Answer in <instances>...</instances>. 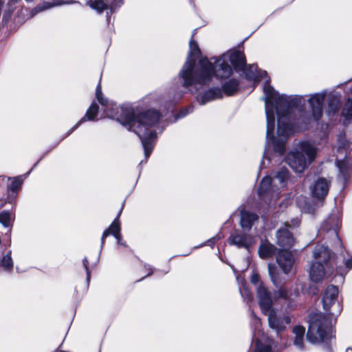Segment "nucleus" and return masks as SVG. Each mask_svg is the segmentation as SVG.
I'll use <instances>...</instances> for the list:
<instances>
[{
  "label": "nucleus",
  "instance_id": "obj_16",
  "mask_svg": "<svg viewBox=\"0 0 352 352\" xmlns=\"http://www.w3.org/2000/svg\"><path fill=\"white\" fill-rule=\"evenodd\" d=\"M231 245H236L239 248H249L253 243V237L247 234H232L228 239Z\"/></svg>",
  "mask_w": 352,
  "mask_h": 352
},
{
  "label": "nucleus",
  "instance_id": "obj_23",
  "mask_svg": "<svg viewBox=\"0 0 352 352\" xmlns=\"http://www.w3.org/2000/svg\"><path fill=\"white\" fill-rule=\"evenodd\" d=\"M276 248L268 242L262 243L258 248V254L262 258L272 257L276 253Z\"/></svg>",
  "mask_w": 352,
  "mask_h": 352
},
{
  "label": "nucleus",
  "instance_id": "obj_35",
  "mask_svg": "<svg viewBox=\"0 0 352 352\" xmlns=\"http://www.w3.org/2000/svg\"><path fill=\"white\" fill-rule=\"evenodd\" d=\"M96 97L98 101L101 104V105L106 107L108 105V100L104 98L102 96V89L100 82L98 83L96 90Z\"/></svg>",
  "mask_w": 352,
  "mask_h": 352
},
{
  "label": "nucleus",
  "instance_id": "obj_46",
  "mask_svg": "<svg viewBox=\"0 0 352 352\" xmlns=\"http://www.w3.org/2000/svg\"><path fill=\"white\" fill-rule=\"evenodd\" d=\"M215 239H216V237H214L212 239L208 241V245H210V243H212L213 242V241H214Z\"/></svg>",
  "mask_w": 352,
  "mask_h": 352
},
{
  "label": "nucleus",
  "instance_id": "obj_27",
  "mask_svg": "<svg viewBox=\"0 0 352 352\" xmlns=\"http://www.w3.org/2000/svg\"><path fill=\"white\" fill-rule=\"evenodd\" d=\"M87 4L99 14L105 10L109 9L107 2L104 3L102 0H89Z\"/></svg>",
  "mask_w": 352,
  "mask_h": 352
},
{
  "label": "nucleus",
  "instance_id": "obj_37",
  "mask_svg": "<svg viewBox=\"0 0 352 352\" xmlns=\"http://www.w3.org/2000/svg\"><path fill=\"white\" fill-rule=\"evenodd\" d=\"M192 107H189L187 109H182L181 110L178 114L176 116V118H183L185 116H186L187 114H188L190 112H192Z\"/></svg>",
  "mask_w": 352,
  "mask_h": 352
},
{
  "label": "nucleus",
  "instance_id": "obj_20",
  "mask_svg": "<svg viewBox=\"0 0 352 352\" xmlns=\"http://www.w3.org/2000/svg\"><path fill=\"white\" fill-rule=\"evenodd\" d=\"M258 219V216L255 213L243 210L241 214V226L244 229L250 230Z\"/></svg>",
  "mask_w": 352,
  "mask_h": 352
},
{
  "label": "nucleus",
  "instance_id": "obj_50",
  "mask_svg": "<svg viewBox=\"0 0 352 352\" xmlns=\"http://www.w3.org/2000/svg\"><path fill=\"white\" fill-rule=\"evenodd\" d=\"M337 239V240H338V241L340 243V244H342V242H340V239H339V240H338V239Z\"/></svg>",
  "mask_w": 352,
  "mask_h": 352
},
{
  "label": "nucleus",
  "instance_id": "obj_31",
  "mask_svg": "<svg viewBox=\"0 0 352 352\" xmlns=\"http://www.w3.org/2000/svg\"><path fill=\"white\" fill-rule=\"evenodd\" d=\"M64 1L62 0L61 1L56 3H52L50 2H43L40 4H38L34 9L32 10L33 14L38 13L42 11H44L45 10L50 9L55 6H58L64 3Z\"/></svg>",
  "mask_w": 352,
  "mask_h": 352
},
{
  "label": "nucleus",
  "instance_id": "obj_3",
  "mask_svg": "<svg viewBox=\"0 0 352 352\" xmlns=\"http://www.w3.org/2000/svg\"><path fill=\"white\" fill-rule=\"evenodd\" d=\"M160 118V113L149 109L136 116L131 108H122L120 117L116 119L129 130L134 131L141 139L146 158H148L153 148L156 133L149 130V127L155 125Z\"/></svg>",
  "mask_w": 352,
  "mask_h": 352
},
{
  "label": "nucleus",
  "instance_id": "obj_28",
  "mask_svg": "<svg viewBox=\"0 0 352 352\" xmlns=\"http://www.w3.org/2000/svg\"><path fill=\"white\" fill-rule=\"evenodd\" d=\"M289 172L287 168H281L274 176V181H278L281 188L285 186V182L288 179Z\"/></svg>",
  "mask_w": 352,
  "mask_h": 352
},
{
  "label": "nucleus",
  "instance_id": "obj_44",
  "mask_svg": "<svg viewBox=\"0 0 352 352\" xmlns=\"http://www.w3.org/2000/svg\"><path fill=\"white\" fill-rule=\"evenodd\" d=\"M254 76V73H253V72H252V74H249L248 73H247V74H246V77H247L248 78L251 79V78H252Z\"/></svg>",
  "mask_w": 352,
  "mask_h": 352
},
{
  "label": "nucleus",
  "instance_id": "obj_8",
  "mask_svg": "<svg viewBox=\"0 0 352 352\" xmlns=\"http://www.w3.org/2000/svg\"><path fill=\"white\" fill-rule=\"evenodd\" d=\"M300 295L297 286H292L289 289L285 286H280L278 289L274 292V298L276 300L283 299L287 304V309L292 311L297 307L298 298Z\"/></svg>",
  "mask_w": 352,
  "mask_h": 352
},
{
  "label": "nucleus",
  "instance_id": "obj_12",
  "mask_svg": "<svg viewBox=\"0 0 352 352\" xmlns=\"http://www.w3.org/2000/svg\"><path fill=\"white\" fill-rule=\"evenodd\" d=\"M276 262L285 274L291 272L294 263L293 254L287 250H280L276 256Z\"/></svg>",
  "mask_w": 352,
  "mask_h": 352
},
{
  "label": "nucleus",
  "instance_id": "obj_11",
  "mask_svg": "<svg viewBox=\"0 0 352 352\" xmlns=\"http://www.w3.org/2000/svg\"><path fill=\"white\" fill-rule=\"evenodd\" d=\"M256 292L259 306L263 313L264 314H267V312L272 310V300L270 296V294L267 289L263 287L262 283L258 285Z\"/></svg>",
  "mask_w": 352,
  "mask_h": 352
},
{
  "label": "nucleus",
  "instance_id": "obj_10",
  "mask_svg": "<svg viewBox=\"0 0 352 352\" xmlns=\"http://www.w3.org/2000/svg\"><path fill=\"white\" fill-rule=\"evenodd\" d=\"M341 221L338 214L330 215L322 224L320 234L326 233L339 240L338 230Z\"/></svg>",
  "mask_w": 352,
  "mask_h": 352
},
{
  "label": "nucleus",
  "instance_id": "obj_47",
  "mask_svg": "<svg viewBox=\"0 0 352 352\" xmlns=\"http://www.w3.org/2000/svg\"><path fill=\"white\" fill-rule=\"evenodd\" d=\"M118 243L125 246V243H124V242H122L121 240L120 241V243Z\"/></svg>",
  "mask_w": 352,
  "mask_h": 352
},
{
  "label": "nucleus",
  "instance_id": "obj_33",
  "mask_svg": "<svg viewBox=\"0 0 352 352\" xmlns=\"http://www.w3.org/2000/svg\"><path fill=\"white\" fill-rule=\"evenodd\" d=\"M342 115L346 118H352V100L349 98L344 105Z\"/></svg>",
  "mask_w": 352,
  "mask_h": 352
},
{
  "label": "nucleus",
  "instance_id": "obj_40",
  "mask_svg": "<svg viewBox=\"0 0 352 352\" xmlns=\"http://www.w3.org/2000/svg\"><path fill=\"white\" fill-rule=\"evenodd\" d=\"M13 12V8L8 10V12H6V13L3 16L2 22L6 23L9 20L12 12Z\"/></svg>",
  "mask_w": 352,
  "mask_h": 352
},
{
  "label": "nucleus",
  "instance_id": "obj_22",
  "mask_svg": "<svg viewBox=\"0 0 352 352\" xmlns=\"http://www.w3.org/2000/svg\"><path fill=\"white\" fill-rule=\"evenodd\" d=\"M38 164V162H36L32 168L24 176L20 175L15 177L12 178L11 183L8 185V189L9 191H11L13 193H17V192L19 190V189L21 187L22 184L23 183L24 177L29 175L30 172L34 168L36 167V166Z\"/></svg>",
  "mask_w": 352,
  "mask_h": 352
},
{
  "label": "nucleus",
  "instance_id": "obj_30",
  "mask_svg": "<svg viewBox=\"0 0 352 352\" xmlns=\"http://www.w3.org/2000/svg\"><path fill=\"white\" fill-rule=\"evenodd\" d=\"M98 106L96 103H92L91 105L89 107L88 110L86 112V114L83 118L81 119V120L79 121L78 124L83 122L85 118H87L89 120H93L96 116L98 115Z\"/></svg>",
  "mask_w": 352,
  "mask_h": 352
},
{
  "label": "nucleus",
  "instance_id": "obj_49",
  "mask_svg": "<svg viewBox=\"0 0 352 352\" xmlns=\"http://www.w3.org/2000/svg\"><path fill=\"white\" fill-rule=\"evenodd\" d=\"M56 352H64V351H62L61 349H58V351Z\"/></svg>",
  "mask_w": 352,
  "mask_h": 352
},
{
  "label": "nucleus",
  "instance_id": "obj_25",
  "mask_svg": "<svg viewBox=\"0 0 352 352\" xmlns=\"http://www.w3.org/2000/svg\"><path fill=\"white\" fill-rule=\"evenodd\" d=\"M239 82L237 79L232 78L228 81L226 82L223 86V91L227 96L234 95L238 90Z\"/></svg>",
  "mask_w": 352,
  "mask_h": 352
},
{
  "label": "nucleus",
  "instance_id": "obj_9",
  "mask_svg": "<svg viewBox=\"0 0 352 352\" xmlns=\"http://www.w3.org/2000/svg\"><path fill=\"white\" fill-rule=\"evenodd\" d=\"M268 322L271 329L276 331L277 334L286 329V325L291 322V318L287 315H278L274 310L267 312Z\"/></svg>",
  "mask_w": 352,
  "mask_h": 352
},
{
  "label": "nucleus",
  "instance_id": "obj_14",
  "mask_svg": "<svg viewBox=\"0 0 352 352\" xmlns=\"http://www.w3.org/2000/svg\"><path fill=\"white\" fill-rule=\"evenodd\" d=\"M122 208H123V205L122 206L121 209L120 210L117 217L112 222V223L110 225V226L104 231L102 236V239H101V247H102V245L104 243L105 238L107 237L110 234H111L114 236V237L117 239L118 243H120L121 234H120V222H119L118 219L122 213Z\"/></svg>",
  "mask_w": 352,
  "mask_h": 352
},
{
  "label": "nucleus",
  "instance_id": "obj_52",
  "mask_svg": "<svg viewBox=\"0 0 352 352\" xmlns=\"http://www.w3.org/2000/svg\"><path fill=\"white\" fill-rule=\"evenodd\" d=\"M107 20H109V16H108L109 12H107Z\"/></svg>",
  "mask_w": 352,
  "mask_h": 352
},
{
  "label": "nucleus",
  "instance_id": "obj_29",
  "mask_svg": "<svg viewBox=\"0 0 352 352\" xmlns=\"http://www.w3.org/2000/svg\"><path fill=\"white\" fill-rule=\"evenodd\" d=\"M339 103V99L336 96H332L329 98L327 109V113L329 115H333L338 111Z\"/></svg>",
  "mask_w": 352,
  "mask_h": 352
},
{
  "label": "nucleus",
  "instance_id": "obj_38",
  "mask_svg": "<svg viewBox=\"0 0 352 352\" xmlns=\"http://www.w3.org/2000/svg\"><path fill=\"white\" fill-rule=\"evenodd\" d=\"M82 262H83L84 267H85V270L87 272V282H89V278H90V271L89 270V266H88L89 261H88L87 258H85L83 259Z\"/></svg>",
  "mask_w": 352,
  "mask_h": 352
},
{
  "label": "nucleus",
  "instance_id": "obj_42",
  "mask_svg": "<svg viewBox=\"0 0 352 352\" xmlns=\"http://www.w3.org/2000/svg\"><path fill=\"white\" fill-rule=\"evenodd\" d=\"M345 265H346V267H348L349 269H351L352 268V258L348 259L346 261Z\"/></svg>",
  "mask_w": 352,
  "mask_h": 352
},
{
  "label": "nucleus",
  "instance_id": "obj_39",
  "mask_svg": "<svg viewBox=\"0 0 352 352\" xmlns=\"http://www.w3.org/2000/svg\"><path fill=\"white\" fill-rule=\"evenodd\" d=\"M274 149L276 151H278L280 153H283L285 152V145L283 143L281 142L279 144V143L274 142Z\"/></svg>",
  "mask_w": 352,
  "mask_h": 352
},
{
  "label": "nucleus",
  "instance_id": "obj_34",
  "mask_svg": "<svg viewBox=\"0 0 352 352\" xmlns=\"http://www.w3.org/2000/svg\"><path fill=\"white\" fill-rule=\"evenodd\" d=\"M11 214L8 211L3 210L0 212V223L6 228L10 223Z\"/></svg>",
  "mask_w": 352,
  "mask_h": 352
},
{
  "label": "nucleus",
  "instance_id": "obj_36",
  "mask_svg": "<svg viewBox=\"0 0 352 352\" xmlns=\"http://www.w3.org/2000/svg\"><path fill=\"white\" fill-rule=\"evenodd\" d=\"M111 12H115L117 8L122 4V0H106Z\"/></svg>",
  "mask_w": 352,
  "mask_h": 352
},
{
  "label": "nucleus",
  "instance_id": "obj_19",
  "mask_svg": "<svg viewBox=\"0 0 352 352\" xmlns=\"http://www.w3.org/2000/svg\"><path fill=\"white\" fill-rule=\"evenodd\" d=\"M274 341L263 336L256 338L255 352H270Z\"/></svg>",
  "mask_w": 352,
  "mask_h": 352
},
{
  "label": "nucleus",
  "instance_id": "obj_45",
  "mask_svg": "<svg viewBox=\"0 0 352 352\" xmlns=\"http://www.w3.org/2000/svg\"><path fill=\"white\" fill-rule=\"evenodd\" d=\"M250 69H251V72L253 71V69H256V66L252 65H250Z\"/></svg>",
  "mask_w": 352,
  "mask_h": 352
},
{
  "label": "nucleus",
  "instance_id": "obj_32",
  "mask_svg": "<svg viewBox=\"0 0 352 352\" xmlns=\"http://www.w3.org/2000/svg\"><path fill=\"white\" fill-rule=\"evenodd\" d=\"M268 271L272 282L276 287H278L281 284V281L279 279L278 274L276 271L275 266L272 264H269Z\"/></svg>",
  "mask_w": 352,
  "mask_h": 352
},
{
  "label": "nucleus",
  "instance_id": "obj_5",
  "mask_svg": "<svg viewBox=\"0 0 352 352\" xmlns=\"http://www.w3.org/2000/svg\"><path fill=\"white\" fill-rule=\"evenodd\" d=\"M309 322L307 339L309 342L320 344L332 338L333 327L329 316L322 313H314L310 315Z\"/></svg>",
  "mask_w": 352,
  "mask_h": 352
},
{
  "label": "nucleus",
  "instance_id": "obj_15",
  "mask_svg": "<svg viewBox=\"0 0 352 352\" xmlns=\"http://www.w3.org/2000/svg\"><path fill=\"white\" fill-rule=\"evenodd\" d=\"M324 98V95L316 94L309 100L312 109V117L314 120H318L322 116Z\"/></svg>",
  "mask_w": 352,
  "mask_h": 352
},
{
  "label": "nucleus",
  "instance_id": "obj_13",
  "mask_svg": "<svg viewBox=\"0 0 352 352\" xmlns=\"http://www.w3.org/2000/svg\"><path fill=\"white\" fill-rule=\"evenodd\" d=\"M330 186V182L325 178H319L311 187V195L318 199L327 196Z\"/></svg>",
  "mask_w": 352,
  "mask_h": 352
},
{
  "label": "nucleus",
  "instance_id": "obj_48",
  "mask_svg": "<svg viewBox=\"0 0 352 352\" xmlns=\"http://www.w3.org/2000/svg\"><path fill=\"white\" fill-rule=\"evenodd\" d=\"M285 226L287 228H289L290 227V225L288 223H285Z\"/></svg>",
  "mask_w": 352,
  "mask_h": 352
},
{
  "label": "nucleus",
  "instance_id": "obj_18",
  "mask_svg": "<svg viewBox=\"0 0 352 352\" xmlns=\"http://www.w3.org/2000/svg\"><path fill=\"white\" fill-rule=\"evenodd\" d=\"M272 181L270 177H265L262 179L258 189L259 196L265 200H267L270 197H273L274 191L272 190Z\"/></svg>",
  "mask_w": 352,
  "mask_h": 352
},
{
  "label": "nucleus",
  "instance_id": "obj_41",
  "mask_svg": "<svg viewBox=\"0 0 352 352\" xmlns=\"http://www.w3.org/2000/svg\"><path fill=\"white\" fill-rule=\"evenodd\" d=\"M251 282L255 285L258 283L259 276L257 274H253L251 276Z\"/></svg>",
  "mask_w": 352,
  "mask_h": 352
},
{
  "label": "nucleus",
  "instance_id": "obj_17",
  "mask_svg": "<svg viewBox=\"0 0 352 352\" xmlns=\"http://www.w3.org/2000/svg\"><path fill=\"white\" fill-rule=\"evenodd\" d=\"M277 244L284 248H290L294 243L292 234L287 228H280L276 232Z\"/></svg>",
  "mask_w": 352,
  "mask_h": 352
},
{
  "label": "nucleus",
  "instance_id": "obj_21",
  "mask_svg": "<svg viewBox=\"0 0 352 352\" xmlns=\"http://www.w3.org/2000/svg\"><path fill=\"white\" fill-rule=\"evenodd\" d=\"M223 97L221 89L214 87L208 89L201 98L200 104H204L210 101Z\"/></svg>",
  "mask_w": 352,
  "mask_h": 352
},
{
  "label": "nucleus",
  "instance_id": "obj_1",
  "mask_svg": "<svg viewBox=\"0 0 352 352\" xmlns=\"http://www.w3.org/2000/svg\"><path fill=\"white\" fill-rule=\"evenodd\" d=\"M190 51L188 58L179 72L182 85L185 87L192 85H208L214 76L219 79L229 78L232 74L231 63L236 71H243L246 65V59L243 52L232 50L223 54L213 65L207 58H202L196 66V59L201 54L197 43L192 38L189 43Z\"/></svg>",
  "mask_w": 352,
  "mask_h": 352
},
{
  "label": "nucleus",
  "instance_id": "obj_7",
  "mask_svg": "<svg viewBox=\"0 0 352 352\" xmlns=\"http://www.w3.org/2000/svg\"><path fill=\"white\" fill-rule=\"evenodd\" d=\"M338 295V288L334 285H329L322 297L323 308L326 311H329L331 316L339 315L342 310V306L337 301Z\"/></svg>",
  "mask_w": 352,
  "mask_h": 352
},
{
  "label": "nucleus",
  "instance_id": "obj_51",
  "mask_svg": "<svg viewBox=\"0 0 352 352\" xmlns=\"http://www.w3.org/2000/svg\"><path fill=\"white\" fill-rule=\"evenodd\" d=\"M152 273H153V272L151 271V272L148 274V276L151 275V274H152Z\"/></svg>",
  "mask_w": 352,
  "mask_h": 352
},
{
  "label": "nucleus",
  "instance_id": "obj_2",
  "mask_svg": "<svg viewBox=\"0 0 352 352\" xmlns=\"http://www.w3.org/2000/svg\"><path fill=\"white\" fill-rule=\"evenodd\" d=\"M264 92L266 96L265 114L267 118V139L272 136L274 140V130L275 126V116L273 109V103L278 116L277 133L285 138L289 136L293 131L292 124L289 121V114L292 108L298 104L299 99L291 98L285 95L280 96L269 84L264 86Z\"/></svg>",
  "mask_w": 352,
  "mask_h": 352
},
{
  "label": "nucleus",
  "instance_id": "obj_6",
  "mask_svg": "<svg viewBox=\"0 0 352 352\" xmlns=\"http://www.w3.org/2000/svg\"><path fill=\"white\" fill-rule=\"evenodd\" d=\"M299 149L287 155V162L294 170L302 173L307 165V159L304 154L307 156L308 160L311 162L316 156L317 148L309 142H302L299 145Z\"/></svg>",
  "mask_w": 352,
  "mask_h": 352
},
{
  "label": "nucleus",
  "instance_id": "obj_24",
  "mask_svg": "<svg viewBox=\"0 0 352 352\" xmlns=\"http://www.w3.org/2000/svg\"><path fill=\"white\" fill-rule=\"evenodd\" d=\"M305 332V329L302 326H296L293 329V333L295 334L294 344L300 349H304L303 340Z\"/></svg>",
  "mask_w": 352,
  "mask_h": 352
},
{
  "label": "nucleus",
  "instance_id": "obj_26",
  "mask_svg": "<svg viewBox=\"0 0 352 352\" xmlns=\"http://www.w3.org/2000/svg\"><path fill=\"white\" fill-rule=\"evenodd\" d=\"M11 250H9L0 260V266L8 273L12 272L14 267V262L11 256Z\"/></svg>",
  "mask_w": 352,
  "mask_h": 352
},
{
  "label": "nucleus",
  "instance_id": "obj_4",
  "mask_svg": "<svg viewBox=\"0 0 352 352\" xmlns=\"http://www.w3.org/2000/svg\"><path fill=\"white\" fill-rule=\"evenodd\" d=\"M313 256L314 261L309 269V277L313 282L319 283L333 274L335 267L333 254L327 246L318 244L314 249Z\"/></svg>",
  "mask_w": 352,
  "mask_h": 352
},
{
  "label": "nucleus",
  "instance_id": "obj_43",
  "mask_svg": "<svg viewBox=\"0 0 352 352\" xmlns=\"http://www.w3.org/2000/svg\"><path fill=\"white\" fill-rule=\"evenodd\" d=\"M107 115L109 117H111L113 118H116L117 113H115L114 111H111V113L107 112Z\"/></svg>",
  "mask_w": 352,
  "mask_h": 352
}]
</instances>
